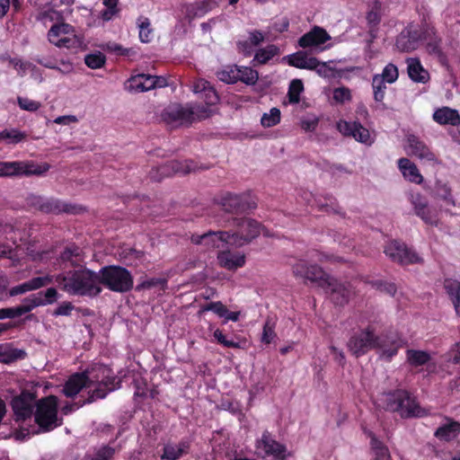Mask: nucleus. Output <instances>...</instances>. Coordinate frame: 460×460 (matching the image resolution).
<instances>
[{"label":"nucleus","instance_id":"nucleus-54","mask_svg":"<svg viewBox=\"0 0 460 460\" xmlns=\"http://www.w3.org/2000/svg\"><path fill=\"white\" fill-rule=\"evenodd\" d=\"M436 196L442 199L446 206H456L455 199L452 196L451 189L447 184H438L436 186Z\"/></svg>","mask_w":460,"mask_h":460},{"label":"nucleus","instance_id":"nucleus-61","mask_svg":"<svg viewBox=\"0 0 460 460\" xmlns=\"http://www.w3.org/2000/svg\"><path fill=\"white\" fill-rule=\"evenodd\" d=\"M306 56V52L297 51L292 55L288 56V63L291 66L304 69V66H305Z\"/></svg>","mask_w":460,"mask_h":460},{"label":"nucleus","instance_id":"nucleus-35","mask_svg":"<svg viewBox=\"0 0 460 460\" xmlns=\"http://www.w3.org/2000/svg\"><path fill=\"white\" fill-rule=\"evenodd\" d=\"M138 29V38L142 43H149L154 39V29L150 19L144 15H140L136 21Z\"/></svg>","mask_w":460,"mask_h":460},{"label":"nucleus","instance_id":"nucleus-2","mask_svg":"<svg viewBox=\"0 0 460 460\" xmlns=\"http://www.w3.org/2000/svg\"><path fill=\"white\" fill-rule=\"evenodd\" d=\"M292 272L296 278L316 283L323 288L335 305L348 304L350 296L348 286L331 277L317 264H308L305 260H300L292 266Z\"/></svg>","mask_w":460,"mask_h":460},{"label":"nucleus","instance_id":"nucleus-36","mask_svg":"<svg viewBox=\"0 0 460 460\" xmlns=\"http://www.w3.org/2000/svg\"><path fill=\"white\" fill-rule=\"evenodd\" d=\"M444 288L454 305L456 314L460 316V282L456 279H446Z\"/></svg>","mask_w":460,"mask_h":460},{"label":"nucleus","instance_id":"nucleus-10","mask_svg":"<svg viewBox=\"0 0 460 460\" xmlns=\"http://www.w3.org/2000/svg\"><path fill=\"white\" fill-rule=\"evenodd\" d=\"M215 203L231 214L243 213L257 207L256 200L250 193L224 192L215 198Z\"/></svg>","mask_w":460,"mask_h":460},{"label":"nucleus","instance_id":"nucleus-13","mask_svg":"<svg viewBox=\"0 0 460 460\" xmlns=\"http://www.w3.org/2000/svg\"><path fill=\"white\" fill-rule=\"evenodd\" d=\"M85 372L90 386L99 385L109 387L110 391H115L121 385L120 378L107 365L96 363L88 367Z\"/></svg>","mask_w":460,"mask_h":460},{"label":"nucleus","instance_id":"nucleus-38","mask_svg":"<svg viewBox=\"0 0 460 460\" xmlns=\"http://www.w3.org/2000/svg\"><path fill=\"white\" fill-rule=\"evenodd\" d=\"M103 49L107 52L115 54L118 57H124L133 59L137 56V50L134 48H125L116 42H108L103 46Z\"/></svg>","mask_w":460,"mask_h":460},{"label":"nucleus","instance_id":"nucleus-34","mask_svg":"<svg viewBox=\"0 0 460 460\" xmlns=\"http://www.w3.org/2000/svg\"><path fill=\"white\" fill-rule=\"evenodd\" d=\"M408 75L409 77L417 83H425L429 77V73L423 68L418 58L408 59Z\"/></svg>","mask_w":460,"mask_h":460},{"label":"nucleus","instance_id":"nucleus-28","mask_svg":"<svg viewBox=\"0 0 460 460\" xmlns=\"http://www.w3.org/2000/svg\"><path fill=\"white\" fill-rule=\"evenodd\" d=\"M432 119L435 122H437L439 125H450L455 127L456 124H459L460 114L458 111L456 109L447 106H443L441 108H438L434 111Z\"/></svg>","mask_w":460,"mask_h":460},{"label":"nucleus","instance_id":"nucleus-27","mask_svg":"<svg viewBox=\"0 0 460 460\" xmlns=\"http://www.w3.org/2000/svg\"><path fill=\"white\" fill-rule=\"evenodd\" d=\"M51 282L52 279L49 276L35 277L26 282L11 288L9 289V295L11 296H15L21 294H24L28 291L37 290L50 284Z\"/></svg>","mask_w":460,"mask_h":460},{"label":"nucleus","instance_id":"nucleus-58","mask_svg":"<svg viewBox=\"0 0 460 460\" xmlns=\"http://www.w3.org/2000/svg\"><path fill=\"white\" fill-rule=\"evenodd\" d=\"M24 352L21 349H8L6 350L3 345H0V361L5 364L15 361L22 358Z\"/></svg>","mask_w":460,"mask_h":460},{"label":"nucleus","instance_id":"nucleus-41","mask_svg":"<svg viewBox=\"0 0 460 460\" xmlns=\"http://www.w3.org/2000/svg\"><path fill=\"white\" fill-rule=\"evenodd\" d=\"M279 48L276 45L270 44L266 48L259 49L253 58V62L260 65L268 63L272 58L279 54Z\"/></svg>","mask_w":460,"mask_h":460},{"label":"nucleus","instance_id":"nucleus-42","mask_svg":"<svg viewBox=\"0 0 460 460\" xmlns=\"http://www.w3.org/2000/svg\"><path fill=\"white\" fill-rule=\"evenodd\" d=\"M238 70L240 73H238V82H242L247 85H254L258 79H259V73L255 69L250 67V66H239Z\"/></svg>","mask_w":460,"mask_h":460},{"label":"nucleus","instance_id":"nucleus-60","mask_svg":"<svg viewBox=\"0 0 460 460\" xmlns=\"http://www.w3.org/2000/svg\"><path fill=\"white\" fill-rule=\"evenodd\" d=\"M182 456L181 451L175 444H166L163 448L161 459L163 460H178Z\"/></svg>","mask_w":460,"mask_h":460},{"label":"nucleus","instance_id":"nucleus-14","mask_svg":"<svg viewBox=\"0 0 460 460\" xmlns=\"http://www.w3.org/2000/svg\"><path fill=\"white\" fill-rule=\"evenodd\" d=\"M50 168L48 163L40 164L20 161L0 162V176L12 177L19 175H43Z\"/></svg>","mask_w":460,"mask_h":460},{"label":"nucleus","instance_id":"nucleus-37","mask_svg":"<svg viewBox=\"0 0 460 460\" xmlns=\"http://www.w3.org/2000/svg\"><path fill=\"white\" fill-rule=\"evenodd\" d=\"M238 70L237 65H230L217 71L216 75L218 80L227 84H234L238 82Z\"/></svg>","mask_w":460,"mask_h":460},{"label":"nucleus","instance_id":"nucleus-64","mask_svg":"<svg viewBox=\"0 0 460 460\" xmlns=\"http://www.w3.org/2000/svg\"><path fill=\"white\" fill-rule=\"evenodd\" d=\"M115 453L116 449L114 447L103 446L96 451L94 457L98 460H112Z\"/></svg>","mask_w":460,"mask_h":460},{"label":"nucleus","instance_id":"nucleus-46","mask_svg":"<svg viewBox=\"0 0 460 460\" xmlns=\"http://www.w3.org/2000/svg\"><path fill=\"white\" fill-rule=\"evenodd\" d=\"M304 91V84L301 79H293L290 82L288 97V102L292 104H296L300 102V94Z\"/></svg>","mask_w":460,"mask_h":460},{"label":"nucleus","instance_id":"nucleus-22","mask_svg":"<svg viewBox=\"0 0 460 460\" xmlns=\"http://www.w3.org/2000/svg\"><path fill=\"white\" fill-rule=\"evenodd\" d=\"M330 40L331 36L325 29L314 26L308 32L299 38L298 46L302 49L317 48Z\"/></svg>","mask_w":460,"mask_h":460},{"label":"nucleus","instance_id":"nucleus-4","mask_svg":"<svg viewBox=\"0 0 460 460\" xmlns=\"http://www.w3.org/2000/svg\"><path fill=\"white\" fill-rule=\"evenodd\" d=\"M383 409L386 411L396 412L403 419L420 418L426 415L415 396L405 389H396L383 395Z\"/></svg>","mask_w":460,"mask_h":460},{"label":"nucleus","instance_id":"nucleus-56","mask_svg":"<svg viewBox=\"0 0 460 460\" xmlns=\"http://www.w3.org/2000/svg\"><path fill=\"white\" fill-rule=\"evenodd\" d=\"M96 387L88 393V397L84 400L85 404H90L99 399H104L110 393L109 387L103 385H95Z\"/></svg>","mask_w":460,"mask_h":460},{"label":"nucleus","instance_id":"nucleus-53","mask_svg":"<svg viewBox=\"0 0 460 460\" xmlns=\"http://www.w3.org/2000/svg\"><path fill=\"white\" fill-rule=\"evenodd\" d=\"M304 69L314 70L319 75H326L329 70L326 63L321 62L316 58L306 56Z\"/></svg>","mask_w":460,"mask_h":460},{"label":"nucleus","instance_id":"nucleus-21","mask_svg":"<svg viewBox=\"0 0 460 460\" xmlns=\"http://www.w3.org/2000/svg\"><path fill=\"white\" fill-rule=\"evenodd\" d=\"M193 92L199 94V98L206 103L204 107L210 111L211 115L212 111L210 107L219 102V96L214 86L208 81L199 78L193 84Z\"/></svg>","mask_w":460,"mask_h":460},{"label":"nucleus","instance_id":"nucleus-57","mask_svg":"<svg viewBox=\"0 0 460 460\" xmlns=\"http://www.w3.org/2000/svg\"><path fill=\"white\" fill-rule=\"evenodd\" d=\"M280 122V111L278 108H272L270 113H264L261 117V123L264 128L276 126Z\"/></svg>","mask_w":460,"mask_h":460},{"label":"nucleus","instance_id":"nucleus-29","mask_svg":"<svg viewBox=\"0 0 460 460\" xmlns=\"http://www.w3.org/2000/svg\"><path fill=\"white\" fill-rule=\"evenodd\" d=\"M62 263H69L72 268L83 267L84 256L82 249L75 243H71L65 247L59 255Z\"/></svg>","mask_w":460,"mask_h":460},{"label":"nucleus","instance_id":"nucleus-49","mask_svg":"<svg viewBox=\"0 0 460 460\" xmlns=\"http://www.w3.org/2000/svg\"><path fill=\"white\" fill-rule=\"evenodd\" d=\"M375 75H378L379 80L381 79L384 83L394 84L398 79L399 71L395 65L389 63L384 67L382 74Z\"/></svg>","mask_w":460,"mask_h":460},{"label":"nucleus","instance_id":"nucleus-5","mask_svg":"<svg viewBox=\"0 0 460 460\" xmlns=\"http://www.w3.org/2000/svg\"><path fill=\"white\" fill-rule=\"evenodd\" d=\"M210 117V111L203 105L192 107L190 104L171 103L161 113L162 120L171 128L190 126L196 119Z\"/></svg>","mask_w":460,"mask_h":460},{"label":"nucleus","instance_id":"nucleus-16","mask_svg":"<svg viewBox=\"0 0 460 460\" xmlns=\"http://www.w3.org/2000/svg\"><path fill=\"white\" fill-rule=\"evenodd\" d=\"M425 38V31L418 26L409 24L397 36L395 46L401 52L417 49Z\"/></svg>","mask_w":460,"mask_h":460},{"label":"nucleus","instance_id":"nucleus-7","mask_svg":"<svg viewBox=\"0 0 460 460\" xmlns=\"http://www.w3.org/2000/svg\"><path fill=\"white\" fill-rule=\"evenodd\" d=\"M208 169V166L199 164L192 159H186L184 161L172 160L152 168L149 172V178L154 181L159 182L164 178L174 174H187Z\"/></svg>","mask_w":460,"mask_h":460},{"label":"nucleus","instance_id":"nucleus-40","mask_svg":"<svg viewBox=\"0 0 460 460\" xmlns=\"http://www.w3.org/2000/svg\"><path fill=\"white\" fill-rule=\"evenodd\" d=\"M33 302L38 304V306L51 305L57 301L58 293L55 288H49L45 291L38 292L37 294L31 295Z\"/></svg>","mask_w":460,"mask_h":460},{"label":"nucleus","instance_id":"nucleus-26","mask_svg":"<svg viewBox=\"0 0 460 460\" xmlns=\"http://www.w3.org/2000/svg\"><path fill=\"white\" fill-rule=\"evenodd\" d=\"M460 434V422L451 418H446V423L440 425L434 432V436L440 441L449 442Z\"/></svg>","mask_w":460,"mask_h":460},{"label":"nucleus","instance_id":"nucleus-18","mask_svg":"<svg viewBox=\"0 0 460 460\" xmlns=\"http://www.w3.org/2000/svg\"><path fill=\"white\" fill-rule=\"evenodd\" d=\"M411 202L413 206L416 216L421 220L431 226H438L440 224L439 213L432 207H429L427 199L420 193L411 195Z\"/></svg>","mask_w":460,"mask_h":460},{"label":"nucleus","instance_id":"nucleus-63","mask_svg":"<svg viewBox=\"0 0 460 460\" xmlns=\"http://www.w3.org/2000/svg\"><path fill=\"white\" fill-rule=\"evenodd\" d=\"M17 102L19 107L23 111H37L41 104L40 102L31 100L27 97H18Z\"/></svg>","mask_w":460,"mask_h":460},{"label":"nucleus","instance_id":"nucleus-19","mask_svg":"<svg viewBox=\"0 0 460 460\" xmlns=\"http://www.w3.org/2000/svg\"><path fill=\"white\" fill-rule=\"evenodd\" d=\"M191 242L198 245H203L208 250L219 248L225 244H231L230 232L228 231H208L203 234H192Z\"/></svg>","mask_w":460,"mask_h":460},{"label":"nucleus","instance_id":"nucleus-31","mask_svg":"<svg viewBox=\"0 0 460 460\" xmlns=\"http://www.w3.org/2000/svg\"><path fill=\"white\" fill-rule=\"evenodd\" d=\"M398 167L403 177L408 181L417 184H420L423 181V177L420 173L419 169L410 159L400 158L398 160Z\"/></svg>","mask_w":460,"mask_h":460},{"label":"nucleus","instance_id":"nucleus-39","mask_svg":"<svg viewBox=\"0 0 460 460\" xmlns=\"http://www.w3.org/2000/svg\"><path fill=\"white\" fill-rule=\"evenodd\" d=\"M406 357L408 363L414 367L424 366L430 360V355L423 350L408 349Z\"/></svg>","mask_w":460,"mask_h":460},{"label":"nucleus","instance_id":"nucleus-33","mask_svg":"<svg viewBox=\"0 0 460 460\" xmlns=\"http://www.w3.org/2000/svg\"><path fill=\"white\" fill-rule=\"evenodd\" d=\"M372 90H373V98L376 102V109L385 111L387 109L386 104L384 102L385 93H386V83L379 80L378 75H373L372 83H371Z\"/></svg>","mask_w":460,"mask_h":460},{"label":"nucleus","instance_id":"nucleus-15","mask_svg":"<svg viewBox=\"0 0 460 460\" xmlns=\"http://www.w3.org/2000/svg\"><path fill=\"white\" fill-rule=\"evenodd\" d=\"M31 204L44 213L59 214L64 212L76 215L84 211V208L81 206L66 203L58 199H48L41 196H32L31 198Z\"/></svg>","mask_w":460,"mask_h":460},{"label":"nucleus","instance_id":"nucleus-17","mask_svg":"<svg viewBox=\"0 0 460 460\" xmlns=\"http://www.w3.org/2000/svg\"><path fill=\"white\" fill-rule=\"evenodd\" d=\"M35 396L31 393H22L12 401L15 422H23L34 416Z\"/></svg>","mask_w":460,"mask_h":460},{"label":"nucleus","instance_id":"nucleus-24","mask_svg":"<svg viewBox=\"0 0 460 460\" xmlns=\"http://www.w3.org/2000/svg\"><path fill=\"white\" fill-rule=\"evenodd\" d=\"M407 141L409 144V147L411 148V152L414 156L418 157L420 160H425L428 162H432L436 160L435 154L417 136L409 135L407 137Z\"/></svg>","mask_w":460,"mask_h":460},{"label":"nucleus","instance_id":"nucleus-3","mask_svg":"<svg viewBox=\"0 0 460 460\" xmlns=\"http://www.w3.org/2000/svg\"><path fill=\"white\" fill-rule=\"evenodd\" d=\"M59 288L72 296H96L102 292L98 285V273L86 268L68 270L56 276Z\"/></svg>","mask_w":460,"mask_h":460},{"label":"nucleus","instance_id":"nucleus-48","mask_svg":"<svg viewBox=\"0 0 460 460\" xmlns=\"http://www.w3.org/2000/svg\"><path fill=\"white\" fill-rule=\"evenodd\" d=\"M155 287H159L161 290L165 291L167 288V279L165 278H152L143 280L137 285L136 290L141 291L145 289H151Z\"/></svg>","mask_w":460,"mask_h":460},{"label":"nucleus","instance_id":"nucleus-9","mask_svg":"<svg viewBox=\"0 0 460 460\" xmlns=\"http://www.w3.org/2000/svg\"><path fill=\"white\" fill-rule=\"evenodd\" d=\"M234 232H230L231 245L241 247L255 239L261 231V225L257 220L248 217L233 218Z\"/></svg>","mask_w":460,"mask_h":460},{"label":"nucleus","instance_id":"nucleus-1","mask_svg":"<svg viewBox=\"0 0 460 460\" xmlns=\"http://www.w3.org/2000/svg\"><path fill=\"white\" fill-rule=\"evenodd\" d=\"M358 329L349 337L347 347L351 355L360 358L373 349L380 350V357L390 361L405 344L401 333L389 329L377 333L384 327L382 316L374 312H364L358 320Z\"/></svg>","mask_w":460,"mask_h":460},{"label":"nucleus","instance_id":"nucleus-8","mask_svg":"<svg viewBox=\"0 0 460 460\" xmlns=\"http://www.w3.org/2000/svg\"><path fill=\"white\" fill-rule=\"evenodd\" d=\"M58 411V398L55 395L43 397L36 402L34 420L42 431L49 432L61 425Z\"/></svg>","mask_w":460,"mask_h":460},{"label":"nucleus","instance_id":"nucleus-59","mask_svg":"<svg viewBox=\"0 0 460 460\" xmlns=\"http://www.w3.org/2000/svg\"><path fill=\"white\" fill-rule=\"evenodd\" d=\"M275 323L270 319H267L262 330L261 342L264 344H270L276 337L274 331Z\"/></svg>","mask_w":460,"mask_h":460},{"label":"nucleus","instance_id":"nucleus-45","mask_svg":"<svg viewBox=\"0 0 460 460\" xmlns=\"http://www.w3.org/2000/svg\"><path fill=\"white\" fill-rule=\"evenodd\" d=\"M2 137L3 141H5L7 144L16 145L24 141L27 138V134L17 128H10L2 131Z\"/></svg>","mask_w":460,"mask_h":460},{"label":"nucleus","instance_id":"nucleus-44","mask_svg":"<svg viewBox=\"0 0 460 460\" xmlns=\"http://www.w3.org/2000/svg\"><path fill=\"white\" fill-rule=\"evenodd\" d=\"M210 10V3L208 1H201L191 4L187 9V16L190 20L197 17L204 16Z\"/></svg>","mask_w":460,"mask_h":460},{"label":"nucleus","instance_id":"nucleus-43","mask_svg":"<svg viewBox=\"0 0 460 460\" xmlns=\"http://www.w3.org/2000/svg\"><path fill=\"white\" fill-rule=\"evenodd\" d=\"M38 304H40V303L33 302L31 296H30L29 297H26L23 300L22 305H20L15 307H10L11 319H14V318L20 317L27 313H30L35 307H38Z\"/></svg>","mask_w":460,"mask_h":460},{"label":"nucleus","instance_id":"nucleus-51","mask_svg":"<svg viewBox=\"0 0 460 460\" xmlns=\"http://www.w3.org/2000/svg\"><path fill=\"white\" fill-rule=\"evenodd\" d=\"M73 31V27L67 23H56L51 26L48 32L49 40H56L62 38L61 35H66Z\"/></svg>","mask_w":460,"mask_h":460},{"label":"nucleus","instance_id":"nucleus-6","mask_svg":"<svg viewBox=\"0 0 460 460\" xmlns=\"http://www.w3.org/2000/svg\"><path fill=\"white\" fill-rule=\"evenodd\" d=\"M117 293H126L133 288L134 280L128 270L117 265L102 267L98 272V285Z\"/></svg>","mask_w":460,"mask_h":460},{"label":"nucleus","instance_id":"nucleus-47","mask_svg":"<svg viewBox=\"0 0 460 460\" xmlns=\"http://www.w3.org/2000/svg\"><path fill=\"white\" fill-rule=\"evenodd\" d=\"M368 284L375 289L389 295L391 296H394L397 292V287L394 282H388L383 279H374L368 281Z\"/></svg>","mask_w":460,"mask_h":460},{"label":"nucleus","instance_id":"nucleus-23","mask_svg":"<svg viewBox=\"0 0 460 460\" xmlns=\"http://www.w3.org/2000/svg\"><path fill=\"white\" fill-rule=\"evenodd\" d=\"M91 387L85 370L72 374L63 386V394L67 398H74L84 388Z\"/></svg>","mask_w":460,"mask_h":460},{"label":"nucleus","instance_id":"nucleus-50","mask_svg":"<svg viewBox=\"0 0 460 460\" xmlns=\"http://www.w3.org/2000/svg\"><path fill=\"white\" fill-rule=\"evenodd\" d=\"M49 42L58 48L66 49H77L82 44V40L76 35L56 38V40H49Z\"/></svg>","mask_w":460,"mask_h":460},{"label":"nucleus","instance_id":"nucleus-20","mask_svg":"<svg viewBox=\"0 0 460 460\" xmlns=\"http://www.w3.org/2000/svg\"><path fill=\"white\" fill-rule=\"evenodd\" d=\"M338 130L345 137H352L358 142L371 145L372 138L369 130L358 121L341 120L337 124Z\"/></svg>","mask_w":460,"mask_h":460},{"label":"nucleus","instance_id":"nucleus-25","mask_svg":"<svg viewBox=\"0 0 460 460\" xmlns=\"http://www.w3.org/2000/svg\"><path fill=\"white\" fill-rule=\"evenodd\" d=\"M217 261L220 267L228 270H235L245 264V255L240 252L221 251L217 253Z\"/></svg>","mask_w":460,"mask_h":460},{"label":"nucleus","instance_id":"nucleus-30","mask_svg":"<svg viewBox=\"0 0 460 460\" xmlns=\"http://www.w3.org/2000/svg\"><path fill=\"white\" fill-rule=\"evenodd\" d=\"M127 88L129 91L143 93L155 89L154 75L138 74L128 80Z\"/></svg>","mask_w":460,"mask_h":460},{"label":"nucleus","instance_id":"nucleus-55","mask_svg":"<svg viewBox=\"0 0 460 460\" xmlns=\"http://www.w3.org/2000/svg\"><path fill=\"white\" fill-rule=\"evenodd\" d=\"M307 258L314 262H332L337 261L338 257L331 253H326L318 250L309 251L306 254Z\"/></svg>","mask_w":460,"mask_h":460},{"label":"nucleus","instance_id":"nucleus-32","mask_svg":"<svg viewBox=\"0 0 460 460\" xmlns=\"http://www.w3.org/2000/svg\"><path fill=\"white\" fill-rule=\"evenodd\" d=\"M370 448L373 453V460H392L390 451L383 441L377 438L374 432L368 431Z\"/></svg>","mask_w":460,"mask_h":460},{"label":"nucleus","instance_id":"nucleus-11","mask_svg":"<svg viewBox=\"0 0 460 460\" xmlns=\"http://www.w3.org/2000/svg\"><path fill=\"white\" fill-rule=\"evenodd\" d=\"M384 252L391 261L401 266L423 262V259L412 248L398 240L388 241L384 246Z\"/></svg>","mask_w":460,"mask_h":460},{"label":"nucleus","instance_id":"nucleus-62","mask_svg":"<svg viewBox=\"0 0 460 460\" xmlns=\"http://www.w3.org/2000/svg\"><path fill=\"white\" fill-rule=\"evenodd\" d=\"M440 43L441 40L435 38L434 40L428 42L427 50L429 54L436 56L440 61H443L446 59V55L441 49Z\"/></svg>","mask_w":460,"mask_h":460},{"label":"nucleus","instance_id":"nucleus-12","mask_svg":"<svg viewBox=\"0 0 460 460\" xmlns=\"http://www.w3.org/2000/svg\"><path fill=\"white\" fill-rule=\"evenodd\" d=\"M255 448L257 455L262 458L287 460L290 456L287 446L277 441L269 430H264L261 438L256 440Z\"/></svg>","mask_w":460,"mask_h":460},{"label":"nucleus","instance_id":"nucleus-52","mask_svg":"<svg viewBox=\"0 0 460 460\" xmlns=\"http://www.w3.org/2000/svg\"><path fill=\"white\" fill-rule=\"evenodd\" d=\"M106 57L100 51H96L94 53L87 54L84 57L85 65L92 69H98L102 67L105 65Z\"/></svg>","mask_w":460,"mask_h":460}]
</instances>
